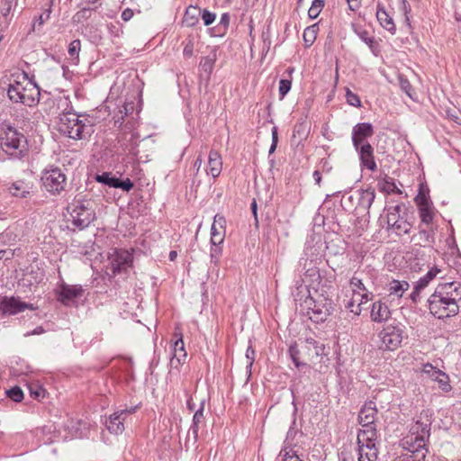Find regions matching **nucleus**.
<instances>
[{
    "label": "nucleus",
    "mask_w": 461,
    "mask_h": 461,
    "mask_svg": "<svg viewBox=\"0 0 461 461\" xmlns=\"http://www.w3.org/2000/svg\"><path fill=\"white\" fill-rule=\"evenodd\" d=\"M432 420L433 411L423 410L411 429V434L405 438L404 444L408 446V454L414 461H426V446L430 437Z\"/></svg>",
    "instance_id": "nucleus-1"
},
{
    "label": "nucleus",
    "mask_w": 461,
    "mask_h": 461,
    "mask_svg": "<svg viewBox=\"0 0 461 461\" xmlns=\"http://www.w3.org/2000/svg\"><path fill=\"white\" fill-rule=\"evenodd\" d=\"M24 81H14L8 87L7 95L15 103H22L29 107L35 106L40 101V87L33 82L27 80L24 74Z\"/></svg>",
    "instance_id": "nucleus-2"
},
{
    "label": "nucleus",
    "mask_w": 461,
    "mask_h": 461,
    "mask_svg": "<svg viewBox=\"0 0 461 461\" xmlns=\"http://www.w3.org/2000/svg\"><path fill=\"white\" fill-rule=\"evenodd\" d=\"M87 120H80L76 113L61 114L59 122V131L73 140H84L91 135L93 125Z\"/></svg>",
    "instance_id": "nucleus-3"
},
{
    "label": "nucleus",
    "mask_w": 461,
    "mask_h": 461,
    "mask_svg": "<svg viewBox=\"0 0 461 461\" xmlns=\"http://www.w3.org/2000/svg\"><path fill=\"white\" fill-rule=\"evenodd\" d=\"M0 146L6 154L15 158H23L27 152L26 138L11 125L4 130V136L0 137Z\"/></svg>",
    "instance_id": "nucleus-4"
},
{
    "label": "nucleus",
    "mask_w": 461,
    "mask_h": 461,
    "mask_svg": "<svg viewBox=\"0 0 461 461\" xmlns=\"http://www.w3.org/2000/svg\"><path fill=\"white\" fill-rule=\"evenodd\" d=\"M429 312L438 319L456 316L459 312V305L435 289L427 300Z\"/></svg>",
    "instance_id": "nucleus-5"
},
{
    "label": "nucleus",
    "mask_w": 461,
    "mask_h": 461,
    "mask_svg": "<svg viewBox=\"0 0 461 461\" xmlns=\"http://www.w3.org/2000/svg\"><path fill=\"white\" fill-rule=\"evenodd\" d=\"M72 223L79 230L88 227L95 220V212L90 201L77 200L74 208L70 212Z\"/></svg>",
    "instance_id": "nucleus-6"
},
{
    "label": "nucleus",
    "mask_w": 461,
    "mask_h": 461,
    "mask_svg": "<svg viewBox=\"0 0 461 461\" xmlns=\"http://www.w3.org/2000/svg\"><path fill=\"white\" fill-rule=\"evenodd\" d=\"M303 305L309 318L317 323L325 321L332 311V302L327 298L315 300L312 296H308L305 298Z\"/></svg>",
    "instance_id": "nucleus-7"
},
{
    "label": "nucleus",
    "mask_w": 461,
    "mask_h": 461,
    "mask_svg": "<svg viewBox=\"0 0 461 461\" xmlns=\"http://www.w3.org/2000/svg\"><path fill=\"white\" fill-rule=\"evenodd\" d=\"M66 175L59 167H50L42 172L41 182L45 190L51 194H59L65 189Z\"/></svg>",
    "instance_id": "nucleus-8"
},
{
    "label": "nucleus",
    "mask_w": 461,
    "mask_h": 461,
    "mask_svg": "<svg viewBox=\"0 0 461 461\" xmlns=\"http://www.w3.org/2000/svg\"><path fill=\"white\" fill-rule=\"evenodd\" d=\"M403 330L399 326L387 325L379 333L381 344L379 348L384 350L393 351L397 349L402 341Z\"/></svg>",
    "instance_id": "nucleus-9"
},
{
    "label": "nucleus",
    "mask_w": 461,
    "mask_h": 461,
    "mask_svg": "<svg viewBox=\"0 0 461 461\" xmlns=\"http://www.w3.org/2000/svg\"><path fill=\"white\" fill-rule=\"evenodd\" d=\"M36 310L37 307L32 303L22 302L18 297L4 296L0 300V312L3 315H14L24 310Z\"/></svg>",
    "instance_id": "nucleus-10"
},
{
    "label": "nucleus",
    "mask_w": 461,
    "mask_h": 461,
    "mask_svg": "<svg viewBox=\"0 0 461 461\" xmlns=\"http://www.w3.org/2000/svg\"><path fill=\"white\" fill-rule=\"evenodd\" d=\"M132 258V254L130 251L114 249L109 257L113 273L115 275L126 270L131 266Z\"/></svg>",
    "instance_id": "nucleus-11"
},
{
    "label": "nucleus",
    "mask_w": 461,
    "mask_h": 461,
    "mask_svg": "<svg viewBox=\"0 0 461 461\" xmlns=\"http://www.w3.org/2000/svg\"><path fill=\"white\" fill-rule=\"evenodd\" d=\"M136 408H131V409H123L118 411H115L113 413L107 420H106V427L107 429L113 434H121L124 430V425L123 422L125 419L131 413L135 411Z\"/></svg>",
    "instance_id": "nucleus-12"
},
{
    "label": "nucleus",
    "mask_w": 461,
    "mask_h": 461,
    "mask_svg": "<svg viewBox=\"0 0 461 461\" xmlns=\"http://www.w3.org/2000/svg\"><path fill=\"white\" fill-rule=\"evenodd\" d=\"M374 134V127L369 122L357 123L352 129V143L355 149H358L366 142V140Z\"/></svg>",
    "instance_id": "nucleus-13"
},
{
    "label": "nucleus",
    "mask_w": 461,
    "mask_h": 461,
    "mask_svg": "<svg viewBox=\"0 0 461 461\" xmlns=\"http://www.w3.org/2000/svg\"><path fill=\"white\" fill-rule=\"evenodd\" d=\"M422 372L431 380L438 382L439 388L444 392H449L451 385L449 384V377L443 371L434 367L431 364H425Z\"/></svg>",
    "instance_id": "nucleus-14"
},
{
    "label": "nucleus",
    "mask_w": 461,
    "mask_h": 461,
    "mask_svg": "<svg viewBox=\"0 0 461 461\" xmlns=\"http://www.w3.org/2000/svg\"><path fill=\"white\" fill-rule=\"evenodd\" d=\"M83 292L81 285L62 284L58 292V300L64 305H69L71 302L80 297Z\"/></svg>",
    "instance_id": "nucleus-15"
},
{
    "label": "nucleus",
    "mask_w": 461,
    "mask_h": 461,
    "mask_svg": "<svg viewBox=\"0 0 461 461\" xmlns=\"http://www.w3.org/2000/svg\"><path fill=\"white\" fill-rule=\"evenodd\" d=\"M358 152L360 165L368 170L375 172L377 165L375 160L374 148L369 142H366L358 149H355Z\"/></svg>",
    "instance_id": "nucleus-16"
},
{
    "label": "nucleus",
    "mask_w": 461,
    "mask_h": 461,
    "mask_svg": "<svg viewBox=\"0 0 461 461\" xmlns=\"http://www.w3.org/2000/svg\"><path fill=\"white\" fill-rule=\"evenodd\" d=\"M226 220L221 214H216L211 228V244L218 246L221 244L225 237Z\"/></svg>",
    "instance_id": "nucleus-17"
},
{
    "label": "nucleus",
    "mask_w": 461,
    "mask_h": 461,
    "mask_svg": "<svg viewBox=\"0 0 461 461\" xmlns=\"http://www.w3.org/2000/svg\"><path fill=\"white\" fill-rule=\"evenodd\" d=\"M438 291V294H443V295L450 300H454L455 303L458 304L461 301V283L457 281L453 282H445L440 283L435 288Z\"/></svg>",
    "instance_id": "nucleus-18"
},
{
    "label": "nucleus",
    "mask_w": 461,
    "mask_h": 461,
    "mask_svg": "<svg viewBox=\"0 0 461 461\" xmlns=\"http://www.w3.org/2000/svg\"><path fill=\"white\" fill-rule=\"evenodd\" d=\"M362 427L363 429L359 430L357 438L358 447L368 445L370 447H376L377 430L375 424Z\"/></svg>",
    "instance_id": "nucleus-19"
},
{
    "label": "nucleus",
    "mask_w": 461,
    "mask_h": 461,
    "mask_svg": "<svg viewBox=\"0 0 461 461\" xmlns=\"http://www.w3.org/2000/svg\"><path fill=\"white\" fill-rule=\"evenodd\" d=\"M377 414L376 404L373 401L366 402L358 413V422L361 426L375 424Z\"/></svg>",
    "instance_id": "nucleus-20"
},
{
    "label": "nucleus",
    "mask_w": 461,
    "mask_h": 461,
    "mask_svg": "<svg viewBox=\"0 0 461 461\" xmlns=\"http://www.w3.org/2000/svg\"><path fill=\"white\" fill-rule=\"evenodd\" d=\"M391 312L388 306L381 301L375 302L371 309V320L375 322H382L390 317Z\"/></svg>",
    "instance_id": "nucleus-21"
},
{
    "label": "nucleus",
    "mask_w": 461,
    "mask_h": 461,
    "mask_svg": "<svg viewBox=\"0 0 461 461\" xmlns=\"http://www.w3.org/2000/svg\"><path fill=\"white\" fill-rule=\"evenodd\" d=\"M222 168V159L220 153L216 150H211L208 158V169L207 174H210L213 178L220 176Z\"/></svg>",
    "instance_id": "nucleus-22"
},
{
    "label": "nucleus",
    "mask_w": 461,
    "mask_h": 461,
    "mask_svg": "<svg viewBox=\"0 0 461 461\" xmlns=\"http://www.w3.org/2000/svg\"><path fill=\"white\" fill-rule=\"evenodd\" d=\"M305 348L308 352L310 359L317 358L319 357L326 356V348L323 343L317 341L313 338H307L305 339Z\"/></svg>",
    "instance_id": "nucleus-23"
},
{
    "label": "nucleus",
    "mask_w": 461,
    "mask_h": 461,
    "mask_svg": "<svg viewBox=\"0 0 461 461\" xmlns=\"http://www.w3.org/2000/svg\"><path fill=\"white\" fill-rule=\"evenodd\" d=\"M376 18L383 28H384L393 34L395 32L396 27L393 21V18L387 14L384 5L381 3H378L377 5Z\"/></svg>",
    "instance_id": "nucleus-24"
},
{
    "label": "nucleus",
    "mask_w": 461,
    "mask_h": 461,
    "mask_svg": "<svg viewBox=\"0 0 461 461\" xmlns=\"http://www.w3.org/2000/svg\"><path fill=\"white\" fill-rule=\"evenodd\" d=\"M182 337L176 339L173 347V356L170 360L171 366L177 367L182 362H185L187 355L185 350Z\"/></svg>",
    "instance_id": "nucleus-25"
},
{
    "label": "nucleus",
    "mask_w": 461,
    "mask_h": 461,
    "mask_svg": "<svg viewBox=\"0 0 461 461\" xmlns=\"http://www.w3.org/2000/svg\"><path fill=\"white\" fill-rule=\"evenodd\" d=\"M31 188L32 187L28 183L23 180H18L12 183L8 190L13 196L24 198L31 193Z\"/></svg>",
    "instance_id": "nucleus-26"
},
{
    "label": "nucleus",
    "mask_w": 461,
    "mask_h": 461,
    "mask_svg": "<svg viewBox=\"0 0 461 461\" xmlns=\"http://www.w3.org/2000/svg\"><path fill=\"white\" fill-rule=\"evenodd\" d=\"M375 198V192L374 188L369 187L366 190H361L358 199V206L364 210H368L374 203Z\"/></svg>",
    "instance_id": "nucleus-27"
},
{
    "label": "nucleus",
    "mask_w": 461,
    "mask_h": 461,
    "mask_svg": "<svg viewBox=\"0 0 461 461\" xmlns=\"http://www.w3.org/2000/svg\"><path fill=\"white\" fill-rule=\"evenodd\" d=\"M202 9L195 6H189L184 15L183 23L187 27H193L199 22Z\"/></svg>",
    "instance_id": "nucleus-28"
},
{
    "label": "nucleus",
    "mask_w": 461,
    "mask_h": 461,
    "mask_svg": "<svg viewBox=\"0 0 461 461\" xmlns=\"http://www.w3.org/2000/svg\"><path fill=\"white\" fill-rule=\"evenodd\" d=\"M378 456L377 447H358V461H376Z\"/></svg>",
    "instance_id": "nucleus-29"
},
{
    "label": "nucleus",
    "mask_w": 461,
    "mask_h": 461,
    "mask_svg": "<svg viewBox=\"0 0 461 461\" xmlns=\"http://www.w3.org/2000/svg\"><path fill=\"white\" fill-rule=\"evenodd\" d=\"M203 420V402H202L200 408L194 412L193 424L189 430V435L192 434L194 440H196L198 437L199 424L202 423Z\"/></svg>",
    "instance_id": "nucleus-30"
},
{
    "label": "nucleus",
    "mask_w": 461,
    "mask_h": 461,
    "mask_svg": "<svg viewBox=\"0 0 461 461\" xmlns=\"http://www.w3.org/2000/svg\"><path fill=\"white\" fill-rule=\"evenodd\" d=\"M410 285L406 281L393 280L390 282L388 291L390 294H395L398 297H402V294L408 290Z\"/></svg>",
    "instance_id": "nucleus-31"
},
{
    "label": "nucleus",
    "mask_w": 461,
    "mask_h": 461,
    "mask_svg": "<svg viewBox=\"0 0 461 461\" xmlns=\"http://www.w3.org/2000/svg\"><path fill=\"white\" fill-rule=\"evenodd\" d=\"M441 270L437 267H431L427 274L420 277L415 284L418 285V289H424L439 274Z\"/></svg>",
    "instance_id": "nucleus-32"
},
{
    "label": "nucleus",
    "mask_w": 461,
    "mask_h": 461,
    "mask_svg": "<svg viewBox=\"0 0 461 461\" xmlns=\"http://www.w3.org/2000/svg\"><path fill=\"white\" fill-rule=\"evenodd\" d=\"M318 31V23L310 25L304 30L303 37L306 47H310L313 44L316 40Z\"/></svg>",
    "instance_id": "nucleus-33"
},
{
    "label": "nucleus",
    "mask_w": 461,
    "mask_h": 461,
    "mask_svg": "<svg viewBox=\"0 0 461 461\" xmlns=\"http://www.w3.org/2000/svg\"><path fill=\"white\" fill-rule=\"evenodd\" d=\"M17 0H2L1 1V14L2 16L5 18V23L8 25L10 23L12 16L11 11L13 8H14L17 5Z\"/></svg>",
    "instance_id": "nucleus-34"
},
{
    "label": "nucleus",
    "mask_w": 461,
    "mask_h": 461,
    "mask_svg": "<svg viewBox=\"0 0 461 461\" xmlns=\"http://www.w3.org/2000/svg\"><path fill=\"white\" fill-rule=\"evenodd\" d=\"M379 188L381 191L387 194H402V190L397 187L393 178H384L382 183H379Z\"/></svg>",
    "instance_id": "nucleus-35"
},
{
    "label": "nucleus",
    "mask_w": 461,
    "mask_h": 461,
    "mask_svg": "<svg viewBox=\"0 0 461 461\" xmlns=\"http://www.w3.org/2000/svg\"><path fill=\"white\" fill-rule=\"evenodd\" d=\"M420 217L421 220V222L429 225L432 222L434 218V212L432 210V205H423L418 207Z\"/></svg>",
    "instance_id": "nucleus-36"
},
{
    "label": "nucleus",
    "mask_w": 461,
    "mask_h": 461,
    "mask_svg": "<svg viewBox=\"0 0 461 461\" xmlns=\"http://www.w3.org/2000/svg\"><path fill=\"white\" fill-rule=\"evenodd\" d=\"M95 179L101 184H104L105 185H108L109 187H115L116 186V180L117 177L113 176L112 173L109 172H104L102 174H97L95 176Z\"/></svg>",
    "instance_id": "nucleus-37"
},
{
    "label": "nucleus",
    "mask_w": 461,
    "mask_h": 461,
    "mask_svg": "<svg viewBox=\"0 0 461 461\" xmlns=\"http://www.w3.org/2000/svg\"><path fill=\"white\" fill-rule=\"evenodd\" d=\"M414 201L418 207L423 206V205H432V202L430 201L429 195V189L424 188L423 186L420 187L419 193L414 198Z\"/></svg>",
    "instance_id": "nucleus-38"
},
{
    "label": "nucleus",
    "mask_w": 461,
    "mask_h": 461,
    "mask_svg": "<svg viewBox=\"0 0 461 461\" xmlns=\"http://www.w3.org/2000/svg\"><path fill=\"white\" fill-rule=\"evenodd\" d=\"M355 32L357 34V36L366 43L368 45L369 49L374 52L375 51V41L373 36L369 35V32L366 30L364 29H355Z\"/></svg>",
    "instance_id": "nucleus-39"
},
{
    "label": "nucleus",
    "mask_w": 461,
    "mask_h": 461,
    "mask_svg": "<svg viewBox=\"0 0 461 461\" xmlns=\"http://www.w3.org/2000/svg\"><path fill=\"white\" fill-rule=\"evenodd\" d=\"M303 276H305V278L309 279V282L311 283V285H313L314 283L319 284L321 281V275H320L319 268L316 267L315 266L308 267L304 271Z\"/></svg>",
    "instance_id": "nucleus-40"
},
{
    "label": "nucleus",
    "mask_w": 461,
    "mask_h": 461,
    "mask_svg": "<svg viewBox=\"0 0 461 461\" xmlns=\"http://www.w3.org/2000/svg\"><path fill=\"white\" fill-rule=\"evenodd\" d=\"M401 212V205L397 204L395 206L390 207L388 209V214H387V224L389 225H394L395 222L399 221L401 219L400 216Z\"/></svg>",
    "instance_id": "nucleus-41"
},
{
    "label": "nucleus",
    "mask_w": 461,
    "mask_h": 461,
    "mask_svg": "<svg viewBox=\"0 0 461 461\" xmlns=\"http://www.w3.org/2000/svg\"><path fill=\"white\" fill-rule=\"evenodd\" d=\"M325 0H313L308 11V16L311 19H315L319 16L324 6Z\"/></svg>",
    "instance_id": "nucleus-42"
},
{
    "label": "nucleus",
    "mask_w": 461,
    "mask_h": 461,
    "mask_svg": "<svg viewBox=\"0 0 461 461\" xmlns=\"http://www.w3.org/2000/svg\"><path fill=\"white\" fill-rule=\"evenodd\" d=\"M389 227L393 229L398 235L407 234L411 230V224L402 219H400L394 225H389Z\"/></svg>",
    "instance_id": "nucleus-43"
},
{
    "label": "nucleus",
    "mask_w": 461,
    "mask_h": 461,
    "mask_svg": "<svg viewBox=\"0 0 461 461\" xmlns=\"http://www.w3.org/2000/svg\"><path fill=\"white\" fill-rule=\"evenodd\" d=\"M5 393L7 397L15 402H20L23 399V392L19 386H14L7 390Z\"/></svg>",
    "instance_id": "nucleus-44"
},
{
    "label": "nucleus",
    "mask_w": 461,
    "mask_h": 461,
    "mask_svg": "<svg viewBox=\"0 0 461 461\" xmlns=\"http://www.w3.org/2000/svg\"><path fill=\"white\" fill-rule=\"evenodd\" d=\"M81 49V42L79 40H74L68 46V54L71 59L77 60Z\"/></svg>",
    "instance_id": "nucleus-45"
},
{
    "label": "nucleus",
    "mask_w": 461,
    "mask_h": 461,
    "mask_svg": "<svg viewBox=\"0 0 461 461\" xmlns=\"http://www.w3.org/2000/svg\"><path fill=\"white\" fill-rule=\"evenodd\" d=\"M282 461H303L292 448H284L280 452Z\"/></svg>",
    "instance_id": "nucleus-46"
},
{
    "label": "nucleus",
    "mask_w": 461,
    "mask_h": 461,
    "mask_svg": "<svg viewBox=\"0 0 461 461\" xmlns=\"http://www.w3.org/2000/svg\"><path fill=\"white\" fill-rule=\"evenodd\" d=\"M291 86V80L281 79L279 81V95L281 99L284 98L286 95V94L290 91Z\"/></svg>",
    "instance_id": "nucleus-47"
},
{
    "label": "nucleus",
    "mask_w": 461,
    "mask_h": 461,
    "mask_svg": "<svg viewBox=\"0 0 461 461\" xmlns=\"http://www.w3.org/2000/svg\"><path fill=\"white\" fill-rule=\"evenodd\" d=\"M230 14H227V13H224L221 14V19H220V23H219V31H220V33L222 35L226 32L227 31V28L229 27V24H230Z\"/></svg>",
    "instance_id": "nucleus-48"
},
{
    "label": "nucleus",
    "mask_w": 461,
    "mask_h": 461,
    "mask_svg": "<svg viewBox=\"0 0 461 461\" xmlns=\"http://www.w3.org/2000/svg\"><path fill=\"white\" fill-rule=\"evenodd\" d=\"M116 184L117 185L114 188H121L122 190L126 192H129L133 188V183L130 178L122 180L117 177Z\"/></svg>",
    "instance_id": "nucleus-49"
},
{
    "label": "nucleus",
    "mask_w": 461,
    "mask_h": 461,
    "mask_svg": "<svg viewBox=\"0 0 461 461\" xmlns=\"http://www.w3.org/2000/svg\"><path fill=\"white\" fill-rule=\"evenodd\" d=\"M346 98H347V102L350 105L355 106V107L361 106V101H360L359 97L356 94L352 93L349 89H347Z\"/></svg>",
    "instance_id": "nucleus-50"
},
{
    "label": "nucleus",
    "mask_w": 461,
    "mask_h": 461,
    "mask_svg": "<svg viewBox=\"0 0 461 461\" xmlns=\"http://www.w3.org/2000/svg\"><path fill=\"white\" fill-rule=\"evenodd\" d=\"M201 17L203 21V23L205 26L211 25L216 18V15L214 13H212L208 11L207 9L202 10Z\"/></svg>",
    "instance_id": "nucleus-51"
},
{
    "label": "nucleus",
    "mask_w": 461,
    "mask_h": 461,
    "mask_svg": "<svg viewBox=\"0 0 461 461\" xmlns=\"http://www.w3.org/2000/svg\"><path fill=\"white\" fill-rule=\"evenodd\" d=\"M215 59V54L212 58L206 57L203 59V61L201 62V65L205 72L211 73L212 71Z\"/></svg>",
    "instance_id": "nucleus-52"
},
{
    "label": "nucleus",
    "mask_w": 461,
    "mask_h": 461,
    "mask_svg": "<svg viewBox=\"0 0 461 461\" xmlns=\"http://www.w3.org/2000/svg\"><path fill=\"white\" fill-rule=\"evenodd\" d=\"M289 353H290V356H291V357H292V359H293L294 364L297 367H299V366H304V365H305L304 363H302V362H300V361H299V357H298V355H299V350H298V348H297V346H296V345L291 346V347L289 348Z\"/></svg>",
    "instance_id": "nucleus-53"
},
{
    "label": "nucleus",
    "mask_w": 461,
    "mask_h": 461,
    "mask_svg": "<svg viewBox=\"0 0 461 461\" xmlns=\"http://www.w3.org/2000/svg\"><path fill=\"white\" fill-rule=\"evenodd\" d=\"M277 142H278V132H277V128L275 126L272 129V144L269 149V154H272L275 152V150L276 149V147H277Z\"/></svg>",
    "instance_id": "nucleus-54"
},
{
    "label": "nucleus",
    "mask_w": 461,
    "mask_h": 461,
    "mask_svg": "<svg viewBox=\"0 0 461 461\" xmlns=\"http://www.w3.org/2000/svg\"><path fill=\"white\" fill-rule=\"evenodd\" d=\"M400 86H401V88L410 96L411 97V90H412V86L411 85V83L409 82L408 79L406 78H402L401 77L400 78Z\"/></svg>",
    "instance_id": "nucleus-55"
},
{
    "label": "nucleus",
    "mask_w": 461,
    "mask_h": 461,
    "mask_svg": "<svg viewBox=\"0 0 461 461\" xmlns=\"http://www.w3.org/2000/svg\"><path fill=\"white\" fill-rule=\"evenodd\" d=\"M194 53V42L192 40H188L185 45V48L183 50V55L185 58H190L193 56Z\"/></svg>",
    "instance_id": "nucleus-56"
},
{
    "label": "nucleus",
    "mask_w": 461,
    "mask_h": 461,
    "mask_svg": "<svg viewBox=\"0 0 461 461\" xmlns=\"http://www.w3.org/2000/svg\"><path fill=\"white\" fill-rule=\"evenodd\" d=\"M346 308L348 309L351 312L355 313L356 315H359L361 313V303H358L357 305H355L354 301H349Z\"/></svg>",
    "instance_id": "nucleus-57"
},
{
    "label": "nucleus",
    "mask_w": 461,
    "mask_h": 461,
    "mask_svg": "<svg viewBox=\"0 0 461 461\" xmlns=\"http://www.w3.org/2000/svg\"><path fill=\"white\" fill-rule=\"evenodd\" d=\"M350 285L353 288H357V289L362 290V291H366V290L365 285L362 282V280L357 278V277H356V276H353L350 279Z\"/></svg>",
    "instance_id": "nucleus-58"
},
{
    "label": "nucleus",
    "mask_w": 461,
    "mask_h": 461,
    "mask_svg": "<svg viewBox=\"0 0 461 461\" xmlns=\"http://www.w3.org/2000/svg\"><path fill=\"white\" fill-rule=\"evenodd\" d=\"M221 249L218 246H212L211 249V260L213 263H217L221 256Z\"/></svg>",
    "instance_id": "nucleus-59"
},
{
    "label": "nucleus",
    "mask_w": 461,
    "mask_h": 461,
    "mask_svg": "<svg viewBox=\"0 0 461 461\" xmlns=\"http://www.w3.org/2000/svg\"><path fill=\"white\" fill-rule=\"evenodd\" d=\"M255 351L251 347H249L246 351V357L248 359L247 368H251L254 362Z\"/></svg>",
    "instance_id": "nucleus-60"
},
{
    "label": "nucleus",
    "mask_w": 461,
    "mask_h": 461,
    "mask_svg": "<svg viewBox=\"0 0 461 461\" xmlns=\"http://www.w3.org/2000/svg\"><path fill=\"white\" fill-rule=\"evenodd\" d=\"M320 167L322 172L330 173L332 170V166L327 158H322L320 162Z\"/></svg>",
    "instance_id": "nucleus-61"
},
{
    "label": "nucleus",
    "mask_w": 461,
    "mask_h": 461,
    "mask_svg": "<svg viewBox=\"0 0 461 461\" xmlns=\"http://www.w3.org/2000/svg\"><path fill=\"white\" fill-rule=\"evenodd\" d=\"M133 109H134L133 103H127V104H124V105L122 106V109L119 110V113H122L125 116H127L128 114L132 113Z\"/></svg>",
    "instance_id": "nucleus-62"
},
{
    "label": "nucleus",
    "mask_w": 461,
    "mask_h": 461,
    "mask_svg": "<svg viewBox=\"0 0 461 461\" xmlns=\"http://www.w3.org/2000/svg\"><path fill=\"white\" fill-rule=\"evenodd\" d=\"M423 289H418V285H414L413 291L411 294L410 297L412 300V302L416 303L420 297V294Z\"/></svg>",
    "instance_id": "nucleus-63"
},
{
    "label": "nucleus",
    "mask_w": 461,
    "mask_h": 461,
    "mask_svg": "<svg viewBox=\"0 0 461 461\" xmlns=\"http://www.w3.org/2000/svg\"><path fill=\"white\" fill-rule=\"evenodd\" d=\"M124 114L119 113L116 115H114V126L121 127L124 122Z\"/></svg>",
    "instance_id": "nucleus-64"
}]
</instances>
